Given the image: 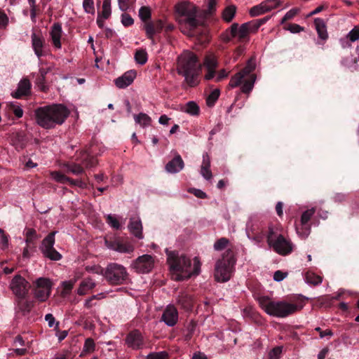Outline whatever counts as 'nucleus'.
<instances>
[{
	"instance_id": "f257e3e1",
	"label": "nucleus",
	"mask_w": 359,
	"mask_h": 359,
	"mask_svg": "<svg viewBox=\"0 0 359 359\" xmlns=\"http://www.w3.org/2000/svg\"><path fill=\"white\" fill-rule=\"evenodd\" d=\"M167 263L171 272L176 275L177 280H184L192 276H197L201 271V262L198 257H194V264L189 258L184 255H179L176 251H169L165 249Z\"/></svg>"
},
{
	"instance_id": "f03ea898",
	"label": "nucleus",
	"mask_w": 359,
	"mask_h": 359,
	"mask_svg": "<svg viewBox=\"0 0 359 359\" xmlns=\"http://www.w3.org/2000/svg\"><path fill=\"white\" fill-rule=\"evenodd\" d=\"M36 123L45 129L62 125L69 116V109L61 104L40 107L35 109Z\"/></svg>"
},
{
	"instance_id": "7ed1b4c3",
	"label": "nucleus",
	"mask_w": 359,
	"mask_h": 359,
	"mask_svg": "<svg viewBox=\"0 0 359 359\" xmlns=\"http://www.w3.org/2000/svg\"><path fill=\"white\" fill-rule=\"evenodd\" d=\"M202 66L196 55L191 51L184 52L178 57L177 72L184 77V81L190 87H194L199 83Z\"/></svg>"
},
{
	"instance_id": "20e7f679",
	"label": "nucleus",
	"mask_w": 359,
	"mask_h": 359,
	"mask_svg": "<svg viewBox=\"0 0 359 359\" xmlns=\"http://www.w3.org/2000/svg\"><path fill=\"white\" fill-rule=\"evenodd\" d=\"M258 302L261 308L269 315L277 318H285L301 310L302 302L289 303L285 301L275 302L268 297H260Z\"/></svg>"
},
{
	"instance_id": "39448f33",
	"label": "nucleus",
	"mask_w": 359,
	"mask_h": 359,
	"mask_svg": "<svg viewBox=\"0 0 359 359\" xmlns=\"http://www.w3.org/2000/svg\"><path fill=\"white\" fill-rule=\"evenodd\" d=\"M76 160L79 163L68 162L63 164L62 168L67 172H71L77 176L81 175L85 173V168H90L97 164L93 147L81 151Z\"/></svg>"
},
{
	"instance_id": "423d86ee",
	"label": "nucleus",
	"mask_w": 359,
	"mask_h": 359,
	"mask_svg": "<svg viewBox=\"0 0 359 359\" xmlns=\"http://www.w3.org/2000/svg\"><path fill=\"white\" fill-rule=\"evenodd\" d=\"M236 259L233 250H226L219 259L215 267V278L217 282L224 283L228 281L233 273Z\"/></svg>"
},
{
	"instance_id": "0eeeda50",
	"label": "nucleus",
	"mask_w": 359,
	"mask_h": 359,
	"mask_svg": "<svg viewBox=\"0 0 359 359\" xmlns=\"http://www.w3.org/2000/svg\"><path fill=\"white\" fill-rule=\"evenodd\" d=\"M178 13V20L191 32H194L200 25L201 21L197 18L198 9L191 4H181L176 8Z\"/></svg>"
},
{
	"instance_id": "6e6552de",
	"label": "nucleus",
	"mask_w": 359,
	"mask_h": 359,
	"mask_svg": "<svg viewBox=\"0 0 359 359\" xmlns=\"http://www.w3.org/2000/svg\"><path fill=\"white\" fill-rule=\"evenodd\" d=\"M266 241L269 245L279 255H287L293 250L292 243L283 235L278 234L277 229L272 226H269Z\"/></svg>"
},
{
	"instance_id": "1a4fd4ad",
	"label": "nucleus",
	"mask_w": 359,
	"mask_h": 359,
	"mask_svg": "<svg viewBox=\"0 0 359 359\" xmlns=\"http://www.w3.org/2000/svg\"><path fill=\"white\" fill-rule=\"evenodd\" d=\"M102 274L110 285H119L123 284L128 277L126 269L117 263H111L102 270Z\"/></svg>"
},
{
	"instance_id": "9d476101",
	"label": "nucleus",
	"mask_w": 359,
	"mask_h": 359,
	"mask_svg": "<svg viewBox=\"0 0 359 359\" xmlns=\"http://www.w3.org/2000/svg\"><path fill=\"white\" fill-rule=\"evenodd\" d=\"M55 232L49 233L43 240L41 250L43 255L53 261L61 259L62 255L53 247L55 244Z\"/></svg>"
},
{
	"instance_id": "9b49d317",
	"label": "nucleus",
	"mask_w": 359,
	"mask_h": 359,
	"mask_svg": "<svg viewBox=\"0 0 359 359\" xmlns=\"http://www.w3.org/2000/svg\"><path fill=\"white\" fill-rule=\"evenodd\" d=\"M51 282L46 278H39L35 282L34 297L40 302H45L51 292Z\"/></svg>"
},
{
	"instance_id": "f8f14e48",
	"label": "nucleus",
	"mask_w": 359,
	"mask_h": 359,
	"mask_svg": "<svg viewBox=\"0 0 359 359\" xmlns=\"http://www.w3.org/2000/svg\"><path fill=\"white\" fill-rule=\"evenodd\" d=\"M268 231L265 230V227L262 222L258 221L250 222L247 224V234L248 238L255 241L257 243L264 241L266 238Z\"/></svg>"
},
{
	"instance_id": "ddd939ff",
	"label": "nucleus",
	"mask_w": 359,
	"mask_h": 359,
	"mask_svg": "<svg viewBox=\"0 0 359 359\" xmlns=\"http://www.w3.org/2000/svg\"><path fill=\"white\" fill-rule=\"evenodd\" d=\"M10 286L17 298H25L30 287L29 283L20 275L13 277Z\"/></svg>"
},
{
	"instance_id": "4468645a",
	"label": "nucleus",
	"mask_w": 359,
	"mask_h": 359,
	"mask_svg": "<svg viewBox=\"0 0 359 359\" xmlns=\"http://www.w3.org/2000/svg\"><path fill=\"white\" fill-rule=\"evenodd\" d=\"M133 268L138 273H149L154 266V260L152 256L144 255L138 257L132 264Z\"/></svg>"
},
{
	"instance_id": "2eb2a0df",
	"label": "nucleus",
	"mask_w": 359,
	"mask_h": 359,
	"mask_svg": "<svg viewBox=\"0 0 359 359\" xmlns=\"http://www.w3.org/2000/svg\"><path fill=\"white\" fill-rule=\"evenodd\" d=\"M316 212V209L312 208L311 209L306 210L304 211L300 219V226L297 225L296 229L298 234H299L302 238H306L311 232V225L309 223L314 213Z\"/></svg>"
},
{
	"instance_id": "dca6fc26",
	"label": "nucleus",
	"mask_w": 359,
	"mask_h": 359,
	"mask_svg": "<svg viewBox=\"0 0 359 359\" xmlns=\"http://www.w3.org/2000/svg\"><path fill=\"white\" fill-rule=\"evenodd\" d=\"M252 25L251 22H248L243 23L239 27L238 23H233L231 26V34L233 37L238 36L240 41L248 40L249 34L256 32L254 30Z\"/></svg>"
},
{
	"instance_id": "f3484780",
	"label": "nucleus",
	"mask_w": 359,
	"mask_h": 359,
	"mask_svg": "<svg viewBox=\"0 0 359 359\" xmlns=\"http://www.w3.org/2000/svg\"><path fill=\"white\" fill-rule=\"evenodd\" d=\"M126 344L134 350L142 349L145 344L144 337L138 330H133L127 334Z\"/></svg>"
},
{
	"instance_id": "a211bd4d",
	"label": "nucleus",
	"mask_w": 359,
	"mask_h": 359,
	"mask_svg": "<svg viewBox=\"0 0 359 359\" xmlns=\"http://www.w3.org/2000/svg\"><path fill=\"white\" fill-rule=\"evenodd\" d=\"M280 4L281 1L278 0L264 1L260 4L253 6L250 11V14L252 17L260 15L278 7Z\"/></svg>"
},
{
	"instance_id": "6ab92c4d",
	"label": "nucleus",
	"mask_w": 359,
	"mask_h": 359,
	"mask_svg": "<svg viewBox=\"0 0 359 359\" xmlns=\"http://www.w3.org/2000/svg\"><path fill=\"white\" fill-rule=\"evenodd\" d=\"M9 140L15 149L20 151L26 147L28 142V137L25 131L18 130L9 135Z\"/></svg>"
},
{
	"instance_id": "aec40b11",
	"label": "nucleus",
	"mask_w": 359,
	"mask_h": 359,
	"mask_svg": "<svg viewBox=\"0 0 359 359\" xmlns=\"http://www.w3.org/2000/svg\"><path fill=\"white\" fill-rule=\"evenodd\" d=\"M203 65L207 69V73L205 75V79H212L215 76L216 68L217 67L218 65L216 56L212 53H208L205 57Z\"/></svg>"
},
{
	"instance_id": "412c9836",
	"label": "nucleus",
	"mask_w": 359,
	"mask_h": 359,
	"mask_svg": "<svg viewBox=\"0 0 359 359\" xmlns=\"http://www.w3.org/2000/svg\"><path fill=\"white\" fill-rule=\"evenodd\" d=\"M32 84L27 78H23L18 84L17 89L11 93L13 97L21 99L31 95Z\"/></svg>"
},
{
	"instance_id": "4be33fe9",
	"label": "nucleus",
	"mask_w": 359,
	"mask_h": 359,
	"mask_svg": "<svg viewBox=\"0 0 359 359\" xmlns=\"http://www.w3.org/2000/svg\"><path fill=\"white\" fill-rule=\"evenodd\" d=\"M161 320L170 327L175 325L178 321L177 309L174 306H168L162 314Z\"/></svg>"
},
{
	"instance_id": "5701e85b",
	"label": "nucleus",
	"mask_w": 359,
	"mask_h": 359,
	"mask_svg": "<svg viewBox=\"0 0 359 359\" xmlns=\"http://www.w3.org/2000/svg\"><path fill=\"white\" fill-rule=\"evenodd\" d=\"M177 304L185 311H191L194 305V299L192 295L186 292H181L177 299Z\"/></svg>"
},
{
	"instance_id": "b1692460",
	"label": "nucleus",
	"mask_w": 359,
	"mask_h": 359,
	"mask_svg": "<svg viewBox=\"0 0 359 359\" xmlns=\"http://www.w3.org/2000/svg\"><path fill=\"white\" fill-rule=\"evenodd\" d=\"M136 75V71H128L125 72L121 76H119L115 79V84L119 88H125L133 82Z\"/></svg>"
},
{
	"instance_id": "393cba45",
	"label": "nucleus",
	"mask_w": 359,
	"mask_h": 359,
	"mask_svg": "<svg viewBox=\"0 0 359 359\" xmlns=\"http://www.w3.org/2000/svg\"><path fill=\"white\" fill-rule=\"evenodd\" d=\"M184 163L180 154L175 156L165 165V170L170 173L179 172L184 168Z\"/></svg>"
},
{
	"instance_id": "a878e982",
	"label": "nucleus",
	"mask_w": 359,
	"mask_h": 359,
	"mask_svg": "<svg viewBox=\"0 0 359 359\" xmlns=\"http://www.w3.org/2000/svg\"><path fill=\"white\" fill-rule=\"evenodd\" d=\"M130 232L137 238H143L142 224L140 218L132 217L128 225Z\"/></svg>"
},
{
	"instance_id": "bb28decb",
	"label": "nucleus",
	"mask_w": 359,
	"mask_h": 359,
	"mask_svg": "<svg viewBox=\"0 0 359 359\" xmlns=\"http://www.w3.org/2000/svg\"><path fill=\"white\" fill-rule=\"evenodd\" d=\"M62 34V25L60 22H55L51 27L50 34L53 41V46L56 48H61V36Z\"/></svg>"
},
{
	"instance_id": "cd10ccee",
	"label": "nucleus",
	"mask_w": 359,
	"mask_h": 359,
	"mask_svg": "<svg viewBox=\"0 0 359 359\" xmlns=\"http://www.w3.org/2000/svg\"><path fill=\"white\" fill-rule=\"evenodd\" d=\"M34 304L32 302L25 300V298H17L15 311L17 313H21L23 316L28 314Z\"/></svg>"
},
{
	"instance_id": "c85d7f7f",
	"label": "nucleus",
	"mask_w": 359,
	"mask_h": 359,
	"mask_svg": "<svg viewBox=\"0 0 359 359\" xmlns=\"http://www.w3.org/2000/svg\"><path fill=\"white\" fill-rule=\"evenodd\" d=\"M32 45L34 53L39 58L43 55V48L44 46V39L43 37L36 35L35 33L32 34Z\"/></svg>"
},
{
	"instance_id": "c756f323",
	"label": "nucleus",
	"mask_w": 359,
	"mask_h": 359,
	"mask_svg": "<svg viewBox=\"0 0 359 359\" xmlns=\"http://www.w3.org/2000/svg\"><path fill=\"white\" fill-rule=\"evenodd\" d=\"M250 69L248 67H245L241 71L233 75L229 82V86L231 88H236L241 85L243 82V79L250 74Z\"/></svg>"
},
{
	"instance_id": "7c9ffc66",
	"label": "nucleus",
	"mask_w": 359,
	"mask_h": 359,
	"mask_svg": "<svg viewBox=\"0 0 359 359\" xmlns=\"http://www.w3.org/2000/svg\"><path fill=\"white\" fill-rule=\"evenodd\" d=\"M314 25L319 38L323 40H327L328 34L325 21L322 18H318L314 20Z\"/></svg>"
},
{
	"instance_id": "2f4dec72",
	"label": "nucleus",
	"mask_w": 359,
	"mask_h": 359,
	"mask_svg": "<svg viewBox=\"0 0 359 359\" xmlns=\"http://www.w3.org/2000/svg\"><path fill=\"white\" fill-rule=\"evenodd\" d=\"M210 160L208 154H204L203 155V163L201 165V173L204 178L206 180H210L212 178V172L210 170Z\"/></svg>"
},
{
	"instance_id": "473e14b6",
	"label": "nucleus",
	"mask_w": 359,
	"mask_h": 359,
	"mask_svg": "<svg viewBox=\"0 0 359 359\" xmlns=\"http://www.w3.org/2000/svg\"><path fill=\"white\" fill-rule=\"evenodd\" d=\"M95 287V283L93 282V279L90 278H85L80 284V287L78 289V294L79 295H84L86 294L88 290H91Z\"/></svg>"
},
{
	"instance_id": "72a5a7b5",
	"label": "nucleus",
	"mask_w": 359,
	"mask_h": 359,
	"mask_svg": "<svg viewBox=\"0 0 359 359\" xmlns=\"http://www.w3.org/2000/svg\"><path fill=\"white\" fill-rule=\"evenodd\" d=\"M116 251L121 253H131L134 251V246L128 241L119 238L118 247Z\"/></svg>"
},
{
	"instance_id": "f704fd0d",
	"label": "nucleus",
	"mask_w": 359,
	"mask_h": 359,
	"mask_svg": "<svg viewBox=\"0 0 359 359\" xmlns=\"http://www.w3.org/2000/svg\"><path fill=\"white\" fill-rule=\"evenodd\" d=\"M95 350V343L93 339L89 337L85 340L83 350L80 354V357H83L87 354L94 352Z\"/></svg>"
},
{
	"instance_id": "c9c22d12",
	"label": "nucleus",
	"mask_w": 359,
	"mask_h": 359,
	"mask_svg": "<svg viewBox=\"0 0 359 359\" xmlns=\"http://www.w3.org/2000/svg\"><path fill=\"white\" fill-rule=\"evenodd\" d=\"M51 70L50 67L48 68H41L39 69V75L36 78V84L41 87V89L43 91H46V86H44L45 81H46V74Z\"/></svg>"
},
{
	"instance_id": "e433bc0d",
	"label": "nucleus",
	"mask_w": 359,
	"mask_h": 359,
	"mask_svg": "<svg viewBox=\"0 0 359 359\" xmlns=\"http://www.w3.org/2000/svg\"><path fill=\"white\" fill-rule=\"evenodd\" d=\"M305 280L307 283L313 285H318L323 281L321 276L316 275L311 271H307L305 273Z\"/></svg>"
},
{
	"instance_id": "4c0bfd02",
	"label": "nucleus",
	"mask_w": 359,
	"mask_h": 359,
	"mask_svg": "<svg viewBox=\"0 0 359 359\" xmlns=\"http://www.w3.org/2000/svg\"><path fill=\"white\" fill-rule=\"evenodd\" d=\"M236 8L233 5L229 6L225 8L222 13V18L224 20L230 22L235 16Z\"/></svg>"
},
{
	"instance_id": "58836bf2",
	"label": "nucleus",
	"mask_w": 359,
	"mask_h": 359,
	"mask_svg": "<svg viewBox=\"0 0 359 359\" xmlns=\"http://www.w3.org/2000/svg\"><path fill=\"white\" fill-rule=\"evenodd\" d=\"M135 121L142 127L150 126L151 118L144 113H140L138 115H134Z\"/></svg>"
},
{
	"instance_id": "ea45409f",
	"label": "nucleus",
	"mask_w": 359,
	"mask_h": 359,
	"mask_svg": "<svg viewBox=\"0 0 359 359\" xmlns=\"http://www.w3.org/2000/svg\"><path fill=\"white\" fill-rule=\"evenodd\" d=\"M256 79L255 74L250 75V78L243 82L241 86V90L244 93H249L253 88L254 83Z\"/></svg>"
},
{
	"instance_id": "a19ab883",
	"label": "nucleus",
	"mask_w": 359,
	"mask_h": 359,
	"mask_svg": "<svg viewBox=\"0 0 359 359\" xmlns=\"http://www.w3.org/2000/svg\"><path fill=\"white\" fill-rule=\"evenodd\" d=\"M139 17L144 24L149 22L151 18V11L149 7L142 6L139 10Z\"/></svg>"
},
{
	"instance_id": "79ce46f5",
	"label": "nucleus",
	"mask_w": 359,
	"mask_h": 359,
	"mask_svg": "<svg viewBox=\"0 0 359 359\" xmlns=\"http://www.w3.org/2000/svg\"><path fill=\"white\" fill-rule=\"evenodd\" d=\"M144 29L145 30L146 35L148 39L152 41V43H154V35L157 34L155 30V27L153 25V22L149 21L144 25Z\"/></svg>"
},
{
	"instance_id": "37998d69",
	"label": "nucleus",
	"mask_w": 359,
	"mask_h": 359,
	"mask_svg": "<svg viewBox=\"0 0 359 359\" xmlns=\"http://www.w3.org/2000/svg\"><path fill=\"white\" fill-rule=\"evenodd\" d=\"M52 177L57 182L62 184L71 183L72 178L67 177L65 174L59 171H54L51 172Z\"/></svg>"
},
{
	"instance_id": "c03bdc74",
	"label": "nucleus",
	"mask_w": 359,
	"mask_h": 359,
	"mask_svg": "<svg viewBox=\"0 0 359 359\" xmlns=\"http://www.w3.org/2000/svg\"><path fill=\"white\" fill-rule=\"evenodd\" d=\"M135 59L137 63L144 65L148 59L147 52L143 49L137 50L135 53Z\"/></svg>"
},
{
	"instance_id": "a18cd8bd",
	"label": "nucleus",
	"mask_w": 359,
	"mask_h": 359,
	"mask_svg": "<svg viewBox=\"0 0 359 359\" xmlns=\"http://www.w3.org/2000/svg\"><path fill=\"white\" fill-rule=\"evenodd\" d=\"M184 111L191 115L196 116L199 114L200 109L196 102L190 101L186 104V109Z\"/></svg>"
},
{
	"instance_id": "49530a36",
	"label": "nucleus",
	"mask_w": 359,
	"mask_h": 359,
	"mask_svg": "<svg viewBox=\"0 0 359 359\" xmlns=\"http://www.w3.org/2000/svg\"><path fill=\"white\" fill-rule=\"evenodd\" d=\"M103 19H108L111 15V0H104L102 11L100 13Z\"/></svg>"
},
{
	"instance_id": "de8ad7c7",
	"label": "nucleus",
	"mask_w": 359,
	"mask_h": 359,
	"mask_svg": "<svg viewBox=\"0 0 359 359\" xmlns=\"http://www.w3.org/2000/svg\"><path fill=\"white\" fill-rule=\"evenodd\" d=\"M27 245L34 244V241L37 238L36 230L34 229H27L25 233Z\"/></svg>"
},
{
	"instance_id": "09e8293b",
	"label": "nucleus",
	"mask_w": 359,
	"mask_h": 359,
	"mask_svg": "<svg viewBox=\"0 0 359 359\" xmlns=\"http://www.w3.org/2000/svg\"><path fill=\"white\" fill-rule=\"evenodd\" d=\"M219 90L215 89L211 92L206 99L208 106L212 107L215 104L219 96Z\"/></svg>"
},
{
	"instance_id": "8fccbe9b",
	"label": "nucleus",
	"mask_w": 359,
	"mask_h": 359,
	"mask_svg": "<svg viewBox=\"0 0 359 359\" xmlns=\"http://www.w3.org/2000/svg\"><path fill=\"white\" fill-rule=\"evenodd\" d=\"M8 110L13 113L17 118H21L23 115L22 109L15 103H10L8 104Z\"/></svg>"
},
{
	"instance_id": "3c124183",
	"label": "nucleus",
	"mask_w": 359,
	"mask_h": 359,
	"mask_svg": "<svg viewBox=\"0 0 359 359\" xmlns=\"http://www.w3.org/2000/svg\"><path fill=\"white\" fill-rule=\"evenodd\" d=\"M196 323L194 320H191L187 325V332L184 336V339L186 341H189L192 338L194 333L196 330Z\"/></svg>"
},
{
	"instance_id": "603ef678",
	"label": "nucleus",
	"mask_w": 359,
	"mask_h": 359,
	"mask_svg": "<svg viewBox=\"0 0 359 359\" xmlns=\"http://www.w3.org/2000/svg\"><path fill=\"white\" fill-rule=\"evenodd\" d=\"M106 222L110 226H111L112 228L115 229H119L120 227H121V224L118 220V219L116 218V216L114 215H108L107 217H106Z\"/></svg>"
},
{
	"instance_id": "864d4df0",
	"label": "nucleus",
	"mask_w": 359,
	"mask_h": 359,
	"mask_svg": "<svg viewBox=\"0 0 359 359\" xmlns=\"http://www.w3.org/2000/svg\"><path fill=\"white\" fill-rule=\"evenodd\" d=\"M229 243L226 238H221L218 239L214 244L215 250H222L226 248Z\"/></svg>"
},
{
	"instance_id": "5fc2aeb1",
	"label": "nucleus",
	"mask_w": 359,
	"mask_h": 359,
	"mask_svg": "<svg viewBox=\"0 0 359 359\" xmlns=\"http://www.w3.org/2000/svg\"><path fill=\"white\" fill-rule=\"evenodd\" d=\"M300 9L298 8H294L290 10L281 20V24H284L286 21L292 19L296 15L299 13Z\"/></svg>"
},
{
	"instance_id": "6e6d98bb",
	"label": "nucleus",
	"mask_w": 359,
	"mask_h": 359,
	"mask_svg": "<svg viewBox=\"0 0 359 359\" xmlns=\"http://www.w3.org/2000/svg\"><path fill=\"white\" fill-rule=\"evenodd\" d=\"M146 359H168V354L166 351L154 352L149 353Z\"/></svg>"
},
{
	"instance_id": "4d7b16f0",
	"label": "nucleus",
	"mask_w": 359,
	"mask_h": 359,
	"mask_svg": "<svg viewBox=\"0 0 359 359\" xmlns=\"http://www.w3.org/2000/svg\"><path fill=\"white\" fill-rule=\"evenodd\" d=\"M351 42H355V41L359 39V25L355 26L353 29H352L346 36Z\"/></svg>"
},
{
	"instance_id": "13d9d810",
	"label": "nucleus",
	"mask_w": 359,
	"mask_h": 359,
	"mask_svg": "<svg viewBox=\"0 0 359 359\" xmlns=\"http://www.w3.org/2000/svg\"><path fill=\"white\" fill-rule=\"evenodd\" d=\"M83 7L86 13L94 14L95 8L93 0H83Z\"/></svg>"
},
{
	"instance_id": "bf43d9fd",
	"label": "nucleus",
	"mask_w": 359,
	"mask_h": 359,
	"mask_svg": "<svg viewBox=\"0 0 359 359\" xmlns=\"http://www.w3.org/2000/svg\"><path fill=\"white\" fill-rule=\"evenodd\" d=\"M70 185L71 186H76L81 189H86V188H87V185H88L87 179L86 180H85V179H79V180L72 179Z\"/></svg>"
},
{
	"instance_id": "052dcab7",
	"label": "nucleus",
	"mask_w": 359,
	"mask_h": 359,
	"mask_svg": "<svg viewBox=\"0 0 359 359\" xmlns=\"http://www.w3.org/2000/svg\"><path fill=\"white\" fill-rule=\"evenodd\" d=\"M282 352V348L279 346H276L271 349L269 353V359H279Z\"/></svg>"
},
{
	"instance_id": "680f3d73",
	"label": "nucleus",
	"mask_w": 359,
	"mask_h": 359,
	"mask_svg": "<svg viewBox=\"0 0 359 359\" xmlns=\"http://www.w3.org/2000/svg\"><path fill=\"white\" fill-rule=\"evenodd\" d=\"M119 238H111V239H105V245L106 246L113 250H116V248L118 247Z\"/></svg>"
},
{
	"instance_id": "e2e57ef3",
	"label": "nucleus",
	"mask_w": 359,
	"mask_h": 359,
	"mask_svg": "<svg viewBox=\"0 0 359 359\" xmlns=\"http://www.w3.org/2000/svg\"><path fill=\"white\" fill-rule=\"evenodd\" d=\"M188 191L194 194L196 197L198 198L204 199L208 198L207 194L201 189H198L196 188H190L189 189Z\"/></svg>"
},
{
	"instance_id": "0e129e2a",
	"label": "nucleus",
	"mask_w": 359,
	"mask_h": 359,
	"mask_svg": "<svg viewBox=\"0 0 359 359\" xmlns=\"http://www.w3.org/2000/svg\"><path fill=\"white\" fill-rule=\"evenodd\" d=\"M121 22L125 27H129L134 23V20L129 14L124 13L121 15Z\"/></svg>"
},
{
	"instance_id": "69168bd1",
	"label": "nucleus",
	"mask_w": 359,
	"mask_h": 359,
	"mask_svg": "<svg viewBox=\"0 0 359 359\" xmlns=\"http://www.w3.org/2000/svg\"><path fill=\"white\" fill-rule=\"evenodd\" d=\"M0 244H1L3 249L6 248L8 245V236L1 229H0Z\"/></svg>"
},
{
	"instance_id": "338daca9",
	"label": "nucleus",
	"mask_w": 359,
	"mask_h": 359,
	"mask_svg": "<svg viewBox=\"0 0 359 359\" xmlns=\"http://www.w3.org/2000/svg\"><path fill=\"white\" fill-rule=\"evenodd\" d=\"M269 19V17H265L262 19H258L255 20L250 21L251 23H252L253 29L254 30L257 31L259 27L264 25L268 20Z\"/></svg>"
},
{
	"instance_id": "774afa93",
	"label": "nucleus",
	"mask_w": 359,
	"mask_h": 359,
	"mask_svg": "<svg viewBox=\"0 0 359 359\" xmlns=\"http://www.w3.org/2000/svg\"><path fill=\"white\" fill-rule=\"evenodd\" d=\"M315 330L319 333L320 338L332 337L333 335V332L330 330H323L320 327H317L315 328Z\"/></svg>"
}]
</instances>
